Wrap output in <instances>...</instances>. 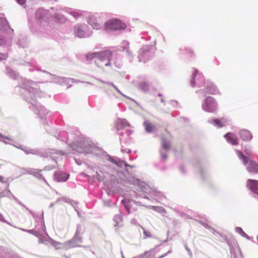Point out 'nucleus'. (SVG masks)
Masks as SVG:
<instances>
[{"label":"nucleus","instance_id":"obj_8","mask_svg":"<svg viewBox=\"0 0 258 258\" xmlns=\"http://www.w3.org/2000/svg\"><path fill=\"white\" fill-rule=\"evenodd\" d=\"M70 174L64 172L57 171L54 174V179L57 182L66 181L69 178Z\"/></svg>","mask_w":258,"mask_h":258},{"label":"nucleus","instance_id":"obj_3","mask_svg":"<svg viewBox=\"0 0 258 258\" xmlns=\"http://www.w3.org/2000/svg\"><path fill=\"white\" fill-rule=\"evenodd\" d=\"M126 25L119 20H110L107 22L105 25V29L106 30H116L125 29Z\"/></svg>","mask_w":258,"mask_h":258},{"label":"nucleus","instance_id":"obj_23","mask_svg":"<svg viewBox=\"0 0 258 258\" xmlns=\"http://www.w3.org/2000/svg\"><path fill=\"white\" fill-rule=\"evenodd\" d=\"M73 148L74 150H76V151L78 152L83 153L85 152V151H84V150L82 148L80 145L77 146L74 145Z\"/></svg>","mask_w":258,"mask_h":258},{"label":"nucleus","instance_id":"obj_55","mask_svg":"<svg viewBox=\"0 0 258 258\" xmlns=\"http://www.w3.org/2000/svg\"><path fill=\"white\" fill-rule=\"evenodd\" d=\"M76 163H77V164H78V165H81V163H82V162H76Z\"/></svg>","mask_w":258,"mask_h":258},{"label":"nucleus","instance_id":"obj_21","mask_svg":"<svg viewBox=\"0 0 258 258\" xmlns=\"http://www.w3.org/2000/svg\"><path fill=\"white\" fill-rule=\"evenodd\" d=\"M75 33L79 37H82L85 35L84 31L80 28H78L75 30Z\"/></svg>","mask_w":258,"mask_h":258},{"label":"nucleus","instance_id":"obj_40","mask_svg":"<svg viewBox=\"0 0 258 258\" xmlns=\"http://www.w3.org/2000/svg\"><path fill=\"white\" fill-rule=\"evenodd\" d=\"M131 223L132 224L136 225L137 224V221L136 219H133L131 220Z\"/></svg>","mask_w":258,"mask_h":258},{"label":"nucleus","instance_id":"obj_46","mask_svg":"<svg viewBox=\"0 0 258 258\" xmlns=\"http://www.w3.org/2000/svg\"><path fill=\"white\" fill-rule=\"evenodd\" d=\"M28 231L31 234H34V233H36V231L34 230H29Z\"/></svg>","mask_w":258,"mask_h":258},{"label":"nucleus","instance_id":"obj_19","mask_svg":"<svg viewBox=\"0 0 258 258\" xmlns=\"http://www.w3.org/2000/svg\"><path fill=\"white\" fill-rule=\"evenodd\" d=\"M62 201H63L65 203L70 204L71 205L74 206V204L76 205L77 203L75 201H74L73 200H71L66 197H61Z\"/></svg>","mask_w":258,"mask_h":258},{"label":"nucleus","instance_id":"obj_25","mask_svg":"<svg viewBox=\"0 0 258 258\" xmlns=\"http://www.w3.org/2000/svg\"><path fill=\"white\" fill-rule=\"evenodd\" d=\"M179 168L180 171L182 174H185L186 173V170H185V166L183 164H181L179 165Z\"/></svg>","mask_w":258,"mask_h":258},{"label":"nucleus","instance_id":"obj_11","mask_svg":"<svg viewBox=\"0 0 258 258\" xmlns=\"http://www.w3.org/2000/svg\"><path fill=\"white\" fill-rule=\"evenodd\" d=\"M82 242V239L81 235L75 234L74 237L68 242L69 243V244L71 245V247H74L77 246V245L75 243V242L81 243Z\"/></svg>","mask_w":258,"mask_h":258},{"label":"nucleus","instance_id":"obj_43","mask_svg":"<svg viewBox=\"0 0 258 258\" xmlns=\"http://www.w3.org/2000/svg\"><path fill=\"white\" fill-rule=\"evenodd\" d=\"M106 160H107L108 161H113L112 158L109 156H106Z\"/></svg>","mask_w":258,"mask_h":258},{"label":"nucleus","instance_id":"obj_24","mask_svg":"<svg viewBox=\"0 0 258 258\" xmlns=\"http://www.w3.org/2000/svg\"><path fill=\"white\" fill-rule=\"evenodd\" d=\"M33 235H35L36 237L39 238V243H44L45 240L42 239L41 238L40 236H41V234L39 233V232L36 231V233H34V234H33Z\"/></svg>","mask_w":258,"mask_h":258},{"label":"nucleus","instance_id":"obj_22","mask_svg":"<svg viewBox=\"0 0 258 258\" xmlns=\"http://www.w3.org/2000/svg\"><path fill=\"white\" fill-rule=\"evenodd\" d=\"M152 250L149 251H146L144 253L139 254L138 255H137L136 256L133 257L132 258H147V254L149 252H151Z\"/></svg>","mask_w":258,"mask_h":258},{"label":"nucleus","instance_id":"obj_45","mask_svg":"<svg viewBox=\"0 0 258 258\" xmlns=\"http://www.w3.org/2000/svg\"><path fill=\"white\" fill-rule=\"evenodd\" d=\"M0 182H5L4 177L2 176H0Z\"/></svg>","mask_w":258,"mask_h":258},{"label":"nucleus","instance_id":"obj_18","mask_svg":"<svg viewBox=\"0 0 258 258\" xmlns=\"http://www.w3.org/2000/svg\"><path fill=\"white\" fill-rule=\"evenodd\" d=\"M154 166L159 170L161 171L165 170L167 167L164 164V162H156Z\"/></svg>","mask_w":258,"mask_h":258},{"label":"nucleus","instance_id":"obj_32","mask_svg":"<svg viewBox=\"0 0 258 258\" xmlns=\"http://www.w3.org/2000/svg\"><path fill=\"white\" fill-rule=\"evenodd\" d=\"M4 138H5V139H7L10 141H13V139L11 138H9V137H4L1 134H0V141H3V139Z\"/></svg>","mask_w":258,"mask_h":258},{"label":"nucleus","instance_id":"obj_58","mask_svg":"<svg viewBox=\"0 0 258 258\" xmlns=\"http://www.w3.org/2000/svg\"><path fill=\"white\" fill-rule=\"evenodd\" d=\"M42 219H43V212H42Z\"/></svg>","mask_w":258,"mask_h":258},{"label":"nucleus","instance_id":"obj_5","mask_svg":"<svg viewBox=\"0 0 258 258\" xmlns=\"http://www.w3.org/2000/svg\"><path fill=\"white\" fill-rule=\"evenodd\" d=\"M23 174H31L33 175L34 177L38 179L39 180H42L44 181L45 183L48 184L44 178V177L43 176L42 174L40 173L41 170H39L37 169L34 168H23Z\"/></svg>","mask_w":258,"mask_h":258},{"label":"nucleus","instance_id":"obj_36","mask_svg":"<svg viewBox=\"0 0 258 258\" xmlns=\"http://www.w3.org/2000/svg\"><path fill=\"white\" fill-rule=\"evenodd\" d=\"M26 210H27L33 217H34V213L30 210L26 206L24 207Z\"/></svg>","mask_w":258,"mask_h":258},{"label":"nucleus","instance_id":"obj_31","mask_svg":"<svg viewBox=\"0 0 258 258\" xmlns=\"http://www.w3.org/2000/svg\"><path fill=\"white\" fill-rule=\"evenodd\" d=\"M242 237H244L246 238L248 240H251L252 239V237H249L247 234H246L244 232L242 233V234L241 235Z\"/></svg>","mask_w":258,"mask_h":258},{"label":"nucleus","instance_id":"obj_52","mask_svg":"<svg viewBox=\"0 0 258 258\" xmlns=\"http://www.w3.org/2000/svg\"><path fill=\"white\" fill-rule=\"evenodd\" d=\"M53 205H54V204H53V203H51V204H50L49 206V208H50L52 207L53 206Z\"/></svg>","mask_w":258,"mask_h":258},{"label":"nucleus","instance_id":"obj_35","mask_svg":"<svg viewBox=\"0 0 258 258\" xmlns=\"http://www.w3.org/2000/svg\"><path fill=\"white\" fill-rule=\"evenodd\" d=\"M49 240L51 241V243L54 246H56L57 244H59V242L55 241L50 238Z\"/></svg>","mask_w":258,"mask_h":258},{"label":"nucleus","instance_id":"obj_6","mask_svg":"<svg viewBox=\"0 0 258 258\" xmlns=\"http://www.w3.org/2000/svg\"><path fill=\"white\" fill-rule=\"evenodd\" d=\"M171 136L168 132L161 137V147L165 151L169 150L172 146Z\"/></svg>","mask_w":258,"mask_h":258},{"label":"nucleus","instance_id":"obj_9","mask_svg":"<svg viewBox=\"0 0 258 258\" xmlns=\"http://www.w3.org/2000/svg\"><path fill=\"white\" fill-rule=\"evenodd\" d=\"M247 171L250 173H258V164L257 162H243Z\"/></svg>","mask_w":258,"mask_h":258},{"label":"nucleus","instance_id":"obj_37","mask_svg":"<svg viewBox=\"0 0 258 258\" xmlns=\"http://www.w3.org/2000/svg\"><path fill=\"white\" fill-rule=\"evenodd\" d=\"M185 249H186V250L188 251V254L189 255H191L192 253H191V251L190 250V249L187 247V246L186 245H185Z\"/></svg>","mask_w":258,"mask_h":258},{"label":"nucleus","instance_id":"obj_33","mask_svg":"<svg viewBox=\"0 0 258 258\" xmlns=\"http://www.w3.org/2000/svg\"><path fill=\"white\" fill-rule=\"evenodd\" d=\"M7 192H8V194H10V195H11L12 198H13V199H14V200L16 202H17L19 201V200H18V199H17V198H16V197L14 195H13V194L11 192V191H10V190H8Z\"/></svg>","mask_w":258,"mask_h":258},{"label":"nucleus","instance_id":"obj_4","mask_svg":"<svg viewBox=\"0 0 258 258\" xmlns=\"http://www.w3.org/2000/svg\"><path fill=\"white\" fill-rule=\"evenodd\" d=\"M246 186L250 190V195L258 200V180L249 179Z\"/></svg>","mask_w":258,"mask_h":258},{"label":"nucleus","instance_id":"obj_56","mask_svg":"<svg viewBox=\"0 0 258 258\" xmlns=\"http://www.w3.org/2000/svg\"><path fill=\"white\" fill-rule=\"evenodd\" d=\"M167 240H168V238H167L166 240H164V241H163V242H167Z\"/></svg>","mask_w":258,"mask_h":258},{"label":"nucleus","instance_id":"obj_39","mask_svg":"<svg viewBox=\"0 0 258 258\" xmlns=\"http://www.w3.org/2000/svg\"><path fill=\"white\" fill-rule=\"evenodd\" d=\"M142 87H144L145 88H147L148 87V85L146 83H143L141 85Z\"/></svg>","mask_w":258,"mask_h":258},{"label":"nucleus","instance_id":"obj_59","mask_svg":"<svg viewBox=\"0 0 258 258\" xmlns=\"http://www.w3.org/2000/svg\"><path fill=\"white\" fill-rule=\"evenodd\" d=\"M169 233V231H168L167 232V236H168Z\"/></svg>","mask_w":258,"mask_h":258},{"label":"nucleus","instance_id":"obj_10","mask_svg":"<svg viewBox=\"0 0 258 258\" xmlns=\"http://www.w3.org/2000/svg\"><path fill=\"white\" fill-rule=\"evenodd\" d=\"M129 181L133 184L139 185L142 191L146 189V183L138 178L132 177L130 178Z\"/></svg>","mask_w":258,"mask_h":258},{"label":"nucleus","instance_id":"obj_7","mask_svg":"<svg viewBox=\"0 0 258 258\" xmlns=\"http://www.w3.org/2000/svg\"><path fill=\"white\" fill-rule=\"evenodd\" d=\"M112 56V53L110 50H105L104 51L98 53V59L99 60L105 62L104 65L108 66L110 65V60Z\"/></svg>","mask_w":258,"mask_h":258},{"label":"nucleus","instance_id":"obj_13","mask_svg":"<svg viewBox=\"0 0 258 258\" xmlns=\"http://www.w3.org/2000/svg\"><path fill=\"white\" fill-rule=\"evenodd\" d=\"M123 221L122 214L120 212V214H116L113 218V221L115 223L114 227L121 226V223Z\"/></svg>","mask_w":258,"mask_h":258},{"label":"nucleus","instance_id":"obj_28","mask_svg":"<svg viewBox=\"0 0 258 258\" xmlns=\"http://www.w3.org/2000/svg\"><path fill=\"white\" fill-rule=\"evenodd\" d=\"M235 230L237 233H239L240 235L242 234V233L244 232L242 228L239 227H236L235 228Z\"/></svg>","mask_w":258,"mask_h":258},{"label":"nucleus","instance_id":"obj_62","mask_svg":"<svg viewBox=\"0 0 258 258\" xmlns=\"http://www.w3.org/2000/svg\"><path fill=\"white\" fill-rule=\"evenodd\" d=\"M144 198H146V199H148V198L147 197H145Z\"/></svg>","mask_w":258,"mask_h":258},{"label":"nucleus","instance_id":"obj_61","mask_svg":"<svg viewBox=\"0 0 258 258\" xmlns=\"http://www.w3.org/2000/svg\"><path fill=\"white\" fill-rule=\"evenodd\" d=\"M2 217V216L1 214H0V220H1V218Z\"/></svg>","mask_w":258,"mask_h":258},{"label":"nucleus","instance_id":"obj_54","mask_svg":"<svg viewBox=\"0 0 258 258\" xmlns=\"http://www.w3.org/2000/svg\"><path fill=\"white\" fill-rule=\"evenodd\" d=\"M121 257H122V258H125V257H124V255H123V254L122 251H121Z\"/></svg>","mask_w":258,"mask_h":258},{"label":"nucleus","instance_id":"obj_2","mask_svg":"<svg viewBox=\"0 0 258 258\" xmlns=\"http://www.w3.org/2000/svg\"><path fill=\"white\" fill-rule=\"evenodd\" d=\"M116 166L115 168L117 172H119L122 174L124 175L128 173L130 175H133L134 172L132 170L133 168H135L134 165H129L127 162H112Z\"/></svg>","mask_w":258,"mask_h":258},{"label":"nucleus","instance_id":"obj_12","mask_svg":"<svg viewBox=\"0 0 258 258\" xmlns=\"http://www.w3.org/2000/svg\"><path fill=\"white\" fill-rule=\"evenodd\" d=\"M89 23L94 29H99L100 28V24L98 22L97 19L94 16H91L89 18Z\"/></svg>","mask_w":258,"mask_h":258},{"label":"nucleus","instance_id":"obj_20","mask_svg":"<svg viewBox=\"0 0 258 258\" xmlns=\"http://www.w3.org/2000/svg\"><path fill=\"white\" fill-rule=\"evenodd\" d=\"M139 226L143 229L144 233V238H147L148 237H152L151 234L149 231H147L145 229L142 227L141 225L139 224Z\"/></svg>","mask_w":258,"mask_h":258},{"label":"nucleus","instance_id":"obj_14","mask_svg":"<svg viewBox=\"0 0 258 258\" xmlns=\"http://www.w3.org/2000/svg\"><path fill=\"white\" fill-rule=\"evenodd\" d=\"M144 124L146 131L148 133H151L153 132L155 128V126L148 121H145Z\"/></svg>","mask_w":258,"mask_h":258},{"label":"nucleus","instance_id":"obj_57","mask_svg":"<svg viewBox=\"0 0 258 258\" xmlns=\"http://www.w3.org/2000/svg\"><path fill=\"white\" fill-rule=\"evenodd\" d=\"M76 211L77 212L78 215H80L79 212L77 210H76Z\"/></svg>","mask_w":258,"mask_h":258},{"label":"nucleus","instance_id":"obj_15","mask_svg":"<svg viewBox=\"0 0 258 258\" xmlns=\"http://www.w3.org/2000/svg\"><path fill=\"white\" fill-rule=\"evenodd\" d=\"M9 27L7 20L4 18H0V30H5Z\"/></svg>","mask_w":258,"mask_h":258},{"label":"nucleus","instance_id":"obj_51","mask_svg":"<svg viewBox=\"0 0 258 258\" xmlns=\"http://www.w3.org/2000/svg\"><path fill=\"white\" fill-rule=\"evenodd\" d=\"M112 86L118 92L120 93V91L117 89V88L116 86H114L113 85H112Z\"/></svg>","mask_w":258,"mask_h":258},{"label":"nucleus","instance_id":"obj_29","mask_svg":"<svg viewBox=\"0 0 258 258\" xmlns=\"http://www.w3.org/2000/svg\"><path fill=\"white\" fill-rule=\"evenodd\" d=\"M96 178H97L98 181H103V177L100 175L98 172H96Z\"/></svg>","mask_w":258,"mask_h":258},{"label":"nucleus","instance_id":"obj_27","mask_svg":"<svg viewBox=\"0 0 258 258\" xmlns=\"http://www.w3.org/2000/svg\"><path fill=\"white\" fill-rule=\"evenodd\" d=\"M81 230H82V227H81V226L79 224H78L77 225V230H76V233L75 234H79V235H81Z\"/></svg>","mask_w":258,"mask_h":258},{"label":"nucleus","instance_id":"obj_47","mask_svg":"<svg viewBox=\"0 0 258 258\" xmlns=\"http://www.w3.org/2000/svg\"><path fill=\"white\" fill-rule=\"evenodd\" d=\"M201 177L204 180V173L202 169H201Z\"/></svg>","mask_w":258,"mask_h":258},{"label":"nucleus","instance_id":"obj_60","mask_svg":"<svg viewBox=\"0 0 258 258\" xmlns=\"http://www.w3.org/2000/svg\"><path fill=\"white\" fill-rule=\"evenodd\" d=\"M161 101L162 102L164 101V100H163V99L162 98L161 99Z\"/></svg>","mask_w":258,"mask_h":258},{"label":"nucleus","instance_id":"obj_63","mask_svg":"<svg viewBox=\"0 0 258 258\" xmlns=\"http://www.w3.org/2000/svg\"><path fill=\"white\" fill-rule=\"evenodd\" d=\"M159 96H161V95L160 94H159Z\"/></svg>","mask_w":258,"mask_h":258},{"label":"nucleus","instance_id":"obj_16","mask_svg":"<svg viewBox=\"0 0 258 258\" xmlns=\"http://www.w3.org/2000/svg\"><path fill=\"white\" fill-rule=\"evenodd\" d=\"M127 125V122L125 120L119 119L116 122V128L118 130H120L125 127Z\"/></svg>","mask_w":258,"mask_h":258},{"label":"nucleus","instance_id":"obj_30","mask_svg":"<svg viewBox=\"0 0 258 258\" xmlns=\"http://www.w3.org/2000/svg\"><path fill=\"white\" fill-rule=\"evenodd\" d=\"M104 205L107 207H111L112 206V202L110 200L105 201L104 202Z\"/></svg>","mask_w":258,"mask_h":258},{"label":"nucleus","instance_id":"obj_50","mask_svg":"<svg viewBox=\"0 0 258 258\" xmlns=\"http://www.w3.org/2000/svg\"><path fill=\"white\" fill-rule=\"evenodd\" d=\"M156 194L159 196H162L163 194L160 191H156Z\"/></svg>","mask_w":258,"mask_h":258},{"label":"nucleus","instance_id":"obj_48","mask_svg":"<svg viewBox=\"0 0 258 258\" xmlns=\"http://www.w3.org/2000/svg\"><path fill=\"white\" fill-rule=\"evenodd\" d=\"M18 204H19L20 205L22 206V207H24V205L19 200L17 202Z\"/></svg>","mask_w":258,"mask_h":258},{"label":"nucleus","instance_id":"obj_42","mask_svg":"<svg viewBox=\"0 0 258 258\" xmlns=\"http://www.w3.org/2000/svg\"><path fill=\"white\" fill-rule=\"evenodd\" d=\"M128 202L126 201V199H122L121 201V203L124 206L125 204H127Z\"/></svg>","mask_w":258,"mask_h":258},{"label":"nucleus","instance_id":"obj_38","mask_svg":"<svg viewBox=\"0 0 258 258\" xmlns=\"http://www.w3.org/2000/svg\"><path fill=\"white\" fill-rule=\"evenodd\" d=\"M17 2L19 4L22 5L25 3L26 0H17Z\"/></svg>","mask_w":258,"mask_h":258},{"label":"nucleus","instance_id":"obj_41","mask_svg":"<svg viewBox=\"0 0 258 258\" xmlns=\"http://www.w3.org/2000/svg\"><path fill=\"white\" fill-rule=\"evenodd\" d=\"M171 252V250H169L167 253L162 255L161 256H160L159 258H162V257H164V256H166L167 255V254L168 253H170Z\"/></svg>","mask_w":258,"mask_h":258},{"label":"nucleus","instance_id":"obj_53","mask_svg":"<svg viewBox=\"0 0 258 258\" xmlns=\"http://www.w3.org/2000/svg\"><path fill=\"white\" fill-rule=\"evenodd\" d=\"M126 210L127 211V214H130V209H127Z\"/></svg>","mask_w":258,"mask_h":258},{"label":"nucleus","instance_id":"obj_34","mask_svg":"<svg viewBox=\"0 0 258 258\" xmlns=\"http://www.w3.org/2000/svg\"><path fill=\"white\" fill-rule=\"evenodd\" d=\"M161 155L162 160H166L167 158V155L166 154H163L161 152Z\"/></svg>","mask_w":258,"mask_h":258},{"label":"nucleus","instance_id":"obj_17","mask_svg":"<svg viewBox=\"0 0 258 258\" xmlns=\"http://www.w3.org/2000/svg\"><path fill=\"white\" fill-rule=\"evenodd\" d=\"M94 58L98 59V53L90 52L86 55V58L87 60H91Z\"/></svg>","mask_w":258,"mask_h":258},{"label":"nucleus","instance_id":"obj_1","mask_svg":"<svg viewBox=\"0 0 258 258\" xmlns=\"http://www.w3.org/2000/svg\"><path fill=\"white\" fill-rule=\"evenodd\" d=\"M223 239L229 246L230 258H243L242 252L235 239L228 238L225 236H223Z\"/></svg>","mask_w":258,"mask_h":258},{"label":"nucleus","instance_id":"obj_26","mask_svg":"<svg viewBox=\"0 0 258 258\" xmlns=\"http://www.w3.org/2000/svg\"><path fill=\"white\" fill-rule=\"evenodd\" d=\"M196 221L202 224L204 227L207 229L211 228V227L208 224L205 223L201 220H197Z\"/></svg>","mask_w":258,"mask_h":258},{"label":"nucleus","instance_id":"obj_44","mask_svg":"<svg viewBox=\"0 0 258 258\" xmlns=\"http://www.w3.org/2000/svg\"><path fill=\"white\" fill-rule=\"evenodd\" d=\"M124 208H125V209H130L131 208V207L129 205V203H127V204H125L124 205Z\"/></svg>","mask_w":258,"mask_h":258},{"label":"nucleus","instance_id":"obj_49","mask_svg":"<svg viewBox=\"0 0 258 258\" xmlns=\"http://www.w3.org/2000/svg\"><path fill=\"white\" fill-rule=\"evenodd\" d=\"M60 201H62V199H61V198H58V199L56 200V201L55 203H58V202H60Z\"/></svg>","mask_w":258,"mask_h":258}]
</instances>
